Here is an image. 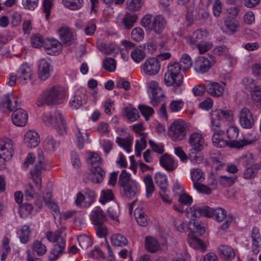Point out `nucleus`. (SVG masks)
<instances>
[{
  "label": "nucleus",
  "instance_id": "obj_54",
  "mask_svg": "<svg viewBox=\"0 0 261 261\" xmlns=\"http://www.w3.org/2000/svg\"><path fill=\"white\" fill-rule=\"evenodd\" d=\"M207 4H213V11L214 15L216 16H219L222 10L221 3L220 0H206Z\"/></svg>",
  "mask_w": 261,
  "mask_h": 261
},
{
  "label": "nucleus",
  "instance_id": "obj_47",
  "mask_svg": "<svg viewBox=\"0 0 261 261\" xmlns=\"http://www.w3.org/2000/svg\"><path fill=\"white\" fill-rule=\"evenodd\" d=\"M178 63L181 65L182 71L189 69L192 65L191 58L187 54H184L181 56Z\"/></svg>",
  "mask_w": 261,
  "mask_h": 261
},
{
  "label": "nucleus",
  "instance_id": "obj_32",
  "mask_svg": "<svg viewBox=\"0 0 261 261\" xmlns=\"http://www.w3.org/2000/svg\"><path fill=\"white\" fill-rule=\"evenodd\" d=\"M91 171L93 174L92 181L95 183L101 182L105 177L106 172L105 170L100 166H96L91 168Z\"/></svg>",
  "mask_w": 261,
  "mask_h": 261
},
{
  "label": "nucleus",
  "instance_id": "obj_40",
  "mask_svg": "<svg viewBox=\"0 0 261 261\" xmlns=\"http://www.w3.org/2000/svg\"><path fill=\"white\" fill-rule=\"evenodd\" d=\"M146 191V196L149 197L154 191V186L152 176L149 174L146 175L143 179Z\"/></svg>",
  "mask_w": 261,
  "mask_h": 261
},
{
  "label": "nucleus",
  "instance_id": "obj_61",
  "mask_svg": "<svg viewBox=\"0 0 261 261\" xmlns=\"http://www.w3.org/2000/svg\"><path fill=\"white\" fill-rule=\"evenodd\" d=\"M239 161L241 164L245 166L251 165L253 163V156L250 153H247L240 158Z\"/></svg>",
  "mask_w": 261,
  "mask_h": 261
},
{
  "label": "nucleus",
  "instance_id": "obj_53",
  "mask_svg": "<svg viewBox=\"0 0 261 261\" xmlns=\"http://www.w3.org/2000/svg\"><path fill=\"white\" fill-rule=\"evenodd\" d=\"M132 38L137 42H139L143 40L144 37V32L141 28H134L131 33Z\"/></svg>",
  "mask_w": 261,
  "mask_h": 261
},
{
  "label": "nucleus",
  "instance_id": "obj_48",
  "mask_svg": "<svg viewBox=\"0 0 261 261\" xmlns=\"http://www.w3.org/2000/svg\"><path fill=\"white\" fill-rule=\"evenodd\" d=\"M64 5L71 10H77L83 5V0H63Z\"/></svg>",
  "mask_w": 261,
  "mask_h": 261
},
{
  "label": "nucleus",
  "instance_id": "obj_43",
  "mask_svg": "<svg viewBox=\"0 0 261 261\" xmlns=\"http://www.w3.org/2000/svg\"><path fill=\"white\" fill-rule=\"evenodd\" d=\"M114 195L112 190H103L101 192L99 202L101 204H105L106 203L114 200Z\"/></svg>",
  "mask_w": 261,
  "mask_h": 261
},
{
  "label": "nucleus",
  "instance_id": "obj_22",
  "mask_svg": "<svg viewBox=\"0 0 261 261\" xmlns=\"http://www.w3.org/2000/svg\"><path fill=\"white\" fill-rule=\"evenodd\" d=\"M207 35V31L197 30L193 33L192 36L187 38V41L193 48H195L197 44L200 43V41L206 38Z\"/></svg>",
  "mask_w": 261,
  "mask_h": 261
},
{
  "label": "nucleus",
  "instance_id": "obj_13",
  "mask_svg": "<svg viewBox=\"0 0 261 261\" xmlns=\"http://www.w3.org/2000/svg\"><path fill=\"white\" fill-rule=\"evenodd\" d=\"M42 153L41 151L39 152L37 163L35 165L34 169L30 172L32 179L38 190H40L41 187V173L44 165V158L42 155Z\"/></svg>",
  "mask_w": 261,
  "mask_h": 261
},
{
  "label": "nucleus",
  "instance_id": "obj_4",
  "mask_svg": "<svg viewBox=\"0 0 261 261\" xmlns=\"http://www.w3.org/2000/svg\"><path fill=\"white\" fill-rule=\"evenodd\" d=\"M66 96L65 89L62 86H55L46 89L37 98L36 105L38 107L52 106L62 103Z\"/></svg>",
  "mask_w": 261,
  "mask_h": 261
},
{
  "label": "nucleus",
  "instance_id": "obj_7",
  "mask_svg": "<svg viewBox=\"0 0 261 261\" xmlns=\"http://www.w3.org/2000/svg\"><path fill=\"white\" fill-rule=\"evenodd\" d=\"M42 121L46 125L54 127L59 134L63 135L66 134V122L60 111L56 110L51 115L43 114Z\"/></svg>",
  "mask_w": 261,
  "mask_h": 261
},
{
  "label": "nucleus",
  "instance_id": "obj_30",
  "mask_svg": "<svg viewBox=\"0 0 261 261\" xmlns=\"http://www.w3.org/2000/svg\"><path fill=\"white\" fill-rule=\"evenodd\" d=\"M66 227H62L55 232L48 231L46 233V236L47 240L52 242H59L65 240L63 235V232L65 230Z\"/></svg>",
  "mask_w": 261,
  "mask_h": 261
},
{
  "label": "nucleus",
  "instance_id": "obj_17",
  "mask_svg": "<svg viewBox=\"0 0 261 261\" xmlns=\"http://www.w3.org/2000/svg\"><path fill=\"white\" fill-rule=\"evenodd\" d=\"M52 67L48 59L40 60L38 66V76L42 81H45L50 76Z\"/></svg>",
  "mask_w": 261,
  "mask_h": 261
},
{
  "label": "nucleus",
  "instance_id": "obj_10",
  "mask_svg": "<svg viewBox=\"0 0 261 261\" xmlns=\"http://www.w3.org/2000/svg\"><path fill=\"white\" fill-rule=\"evenodd\" d=\"M149 92L151 95V104L154 106H157L162 101L164 94L161 88L159 86L158 83L154 81H150L148 83Z\"/></svg>",
  "mask_w": 261,
  "mask_h": 261
},
{
  "label": "nucleus",
  "instance_id": "obj_58",
  "mask_svg": "<svg viewBox=\"0 0 261 261\" xmlns=\"http://www.w3.org/2000/svg\"><path fill=\"white\" fill-rule=\"evenodd\" d=\"M43 38L40 34L33 35L31 39V44L32 46L35 48H39L44 44Z\"/></svg>",
  "mask_w": 261,
  "mask_h": 261
},
{
  "label": "nucleus",
  "instance_id": "obj_64",
  "mask_svg": "<svg viewBox=\"0 0 261 261\" xmlns=\"http://www.w3.org/2000/svg\"><path fill=\"white\" fill-rule=\"evenodd\" d=\"M39 0H22V5L25 9L34 10L38 6Z\"/></svg>",
  "mask_w": 261,
  "mask_h": 261
},
{
  "label": "nucleus",
  "instance_id": "obj_24",
  "mask_svg": "<svg viewBox=\"0 0 261 261\" xmlns=\"http://www.w3.org/2000/svg\"><path fill=\"white\" fill-rule=\"evenodd\" d=\"M123 190L125 196L129 199L137 196L140 191L139 186L136 181H131L129 185L123 188Z\"/></svg>",
  "mask_w": 261,
  "mask_h": 261
},
{
  "label": "nucleus",
  "instance_id": "obj_2",
  "mask_svg": "<svg viewBox=\"0 0 261 261\" xmlns=\"http://www.w3.org/2000/svg\"><path fill=\"white\" fill-rule=\"evenodd\" d=\"M190 213L195 218H199L201 216L207 217H214L215 219L219 222L225 219V222L220 226V228L224 230L228 228L232 220V216L230 215L227 216L226 211L221 207L213 209L207 206L194 205L191 207Z\"/></svg>",
  "mask_w": 261,
  "mask_h": 261
},
{
  "label": "nucleus",
  "instance_id": "obj_51",
  "mask_svg": "<svg viewBox=\"0 0 261 261\" xmlns=\"http://www.w3.org/2000/svg\"><path fill=\"white\" fill-rule=\"evenodd\" d=\"M77 241L80 246L83 248H87L92 245L91 238L85 234L79 236Z\"/></svg>",
  "mask_w": 261,
  "mask_h": 261
},
{
  "label": "nucleus",
  "instance_id": "obj_38",
  "mask_svg": "<svg viewBox=\"0 0 261 261\" xmlns=\"http://www.w3.org/2000/svg\"><path fill=\"white\" fill-rule=\"evenodd\" d=\"M251 95L254 103L261 108V86H256L251 90Z\"/></svg>",
  "mask_w": 261,
  "mask_h": 261
},
{
  "label": "nucleus",
  "instance_id": "obj_27",
  "mask_svg": "<svg viewBox=\"0 0 261 261\" xmlns=\"http://www.w3.org/2000/svg\"><path fill=\"white\" fill-rule=\"evenodd\" d=\"M160 163L166 170L171 171L177 167V164L171 155L165 153L161 156Z\"/></svg>",
  "mask_w": 261,
  "mask_h": 261
},
{
  "label": "nucleus",
  "instance_id": "obj_15",
  "mask_svg": "<svg viewBox=\"0 0 261 261\" xmlns=\"http://www.w3.org/2000/svg\"><path fill=\"white\" fill-rule=\"evenodd\" d=\"M13 147V143L11 139L6 138L0 140V156L7 161L9 160L14 152Z\"/></svg>",
  "mask_w": 261,
  "mask_h": 261
},
{
  "label": "nucleus",
  "instance_id": "obj_26",
  "mask_svg": "<svg viewBox=\"0 0 261 261\" xmlns=\"http://www.w3.org/2000/svg\"><path fill=\"white\" fill-rule=\"evenodd\" d=\"M137 19V14L127 12L123 16L120 26L125 30H130L133 27Z\"/></svg>",
  "mask_w": 261,
  "mask_h": 261
},
{
  "label": "nucleus",
  "instance_id": "obj_57",
  "mask_svg": "<svg viewBox=\"0 0 261 261\" xmlns=\"http://www.w3.org/2000/svg\"><path fill=\"white\" fill-rule=\"evenodd\" d=\"M33 206L31 204H23L19 208V212L21 218L28 217L32 212Z\"/></svg>",
  "mask_w": 261,
  "mask_h": 261
},
{
  "label": "nucleus",
  "instance_id": "obj_6",
  "mask_svg": "<svg viewBox=\"0 0 261 261\" xmlns=\"http://www.w3.org/2000/svg\"><path fill=\"white\" fill-rule=\"evenodd\" d=\"M141 24L146 30L160 34L166 26V21L162 15H158L152 18L151 14H146L141 20Z\"/></svg>",
  "mask_w": 261,
  "mask_h": 261
},
{
  "label": "nucleus",
  "instance_id": "obj_19",
  "mask_svg": "<svg viewBox=\"0 0 261 261\" xmlns=\"http://www.w3.org/2000/svg\"><path fill=\"white\" fill-rule=\"evenodd\" d=\"M211 65L210 60L204 57H198L194 61V68L197 72L204 73L210 69Z\"/></svg>",
  "mask_w": 261,
  "mask_h": 261
},
{
  "label": "nucleus",
  "instance_id": "obj_52",
  "mask_svg": "<svg viewBox=\"0 0 261 261\" xmlns=\"http://www.w3.org/2000/svg\"><path fill=\"white\" fill-rule=\"evenodd\" d=\"M30 233L29 226L24 225L21 228V234L19 236V239L22 243L25 244L29 241Z\"/></svg>",
  "mask_w": 261,
  "mask_h": 261
},
{
  "label": "nucleus",
  "instance_id": "obj_37",
  "mask_svg": "<svg viewBox=\"0 0 261 261\" xmlns=\"http://www.w3.org/2000/svg\"><path fill=\"white\" fill-rule=\"evenodd\" d=\"M33 251L38 256H42L47 251L46 246L39 240H35L32 244Z\"/></svg>",
  "mask_w": 261,
  "mask_h": 261
},
{
  "label": "nucleus",
  "instance_id": "obj_23",
  "mask_svg": "<svg viewBox=\"0 0 261 261\" xmlns=\"http://www.w3.org/2000/svg\"><path fill=\"white\" fill-rule=\"evenodd\" d=\"M224 86L217 82H211L206 84V92L211 96L218 97L224 92Z\"/></svg>",
  "mask_w": 261,
  "mask_h": 261
},
{
  "label": "nucleus",
  "instance_id": "obj_63",
  "mask_svg": "<svg viewBox=\"0 0 261 261\" xmlns=\"http://www.w3.org/2000/svg\"><path fill=\"white\" fill-rule=\"evenodd\" d=\"M212 43L211 42L201 41L200 43H198L196 46L200 54H203L211 48Z\"/></svg>",
  "mask_w": 261,
  "mask_h": 261
},
{
  "label": "nucleus",
  "instance_id": "obj_49",
  "mask_svg": "<svg viewBox=\"0 0 261 261\" xmlns=\"http://www.w3.org/2000/svg\"><path fill=\"white\" fill-rule=\"evenodd\" d=\"M130 56L133 60L138 63L144 59L145 53L141 49L135 48L132 51Z\"/></svg>",
  "mask_w": 261,
  "mask_h": 261
},
{
  "label": "nucleus",
  "instance_id": "obj_5",
  "mask_svg": "<svg viewBox=\"0 0 261 261\" xmlns=\"http://www.w3.org/2000/svg\"><path fill=\"white\" fill-rule=\"evenodd\" d=\"M181 65L177 62H170L164 75V83L167 86L179 87L183 82Z\"/></svg>",
  "mask_w": 261,
  "mask_h": 261
},
{
  "label": "nucleus",
  "instance_id": "obj_29",
  "mask_svg": "<svg viewBox=\"0 0 261 261\" xmlns=\"http://www.w3.org/2000/svg\"><path fill=\"white\" fill-rule=\"evenodd\" d=\"M90 218L93 224L95 226L103 223L106 220L104 213L99 207L96 208L91 212Z\"/></svg>",
  "mask_w": 261,
  "mask_h": 261
},
{
  "label": "nucleus",
  "instance_id": "obj_33",
  "mask_svg": "<svg viewBox=\"0 0 261 261\" xmlns=\"http://www.w3.org/2000/svg\"><path fill=\"white\" fill-rule=\"evenodd\" d=\"M154 178L155 184L160 187V191L164 192L167 189V178L164 173L157 172L155 174Z\"/></svg>",
  "mask_w": 261,
  "mask_h": 261
},
{
  "label": "nucleus",
  "instance_id": "obj_31",
  "mask_svg": "<svg viewBox=\"0 0 261 261\" xmlns=\"http://www.w3.org/2000/svg\"><path fill=\"white\" fill-rule=\"evenodd\" d=\"M145 247L148 252L153 253L159 249L160 246L155 238L148 236L145 239Z\"/></svg>",
  "mask_w": 261,
  "mask_h": 261
},
{
  "label": "nucleus",
  "instance_id": "obj_21",
  "mask_svg": "<svg viewBox=\"0 0 261 261\" xmlns=\"http://www.w3.org/2000/svg\"><path fill=\"white\" fill-rule=\"evenodd\" d=\"M65 246V239L55 244L48 256L49 260L54 261L57 259L63 253Z\"/></svg>",
  "mask_w": 261,
  "mask_h": 261
},
{
  "label": "nucleus",
  "instance_id": "obj_50",
  "mask_svg": "<svg viewBox=\"0 0 261 261\" xmlns=\"http://www.w3.org/2000/svg\"><path fill=\"white\" fill-rule=\"evenodd\" d=\"M102 66L109 72L115 71L116 67V61L112 58H108L103 61Z\"/></svg>",
  "mask_w": 261,
  "mask_h": 261
},
{
  "label": "nucleus",
  "instance_id": "obj_62",
  "mask_svg": "<svg viewBox=\"0 0 261 261\" xmlns=\"http://www.w3.org/2000/svg\"><path fill=\"white\" fill-rule=\"evenodd\" d=\"M184 102L181 100H172L170 104V109L172 112H177L183 107Z\"/></svg>",
  "mask_w": 261,
  "mask_h": 261
},
{
  "label": "nucleus",
  "instance_id": "obj_8",
  "mask_svg": "<svg viewBox=\"0 0 261 261\" xmlns=\"http://www.w3.org/2000/svg\"><path fill=\"white\" fill-rule=\"evenodd\" d=\"M228 146L238 149L251 144L254 140H249L246 139L238 140L239 134V128L234 126H229L226 131Z\"/></svg>",
  "mask_w": 261,
  "mask_h": 261
},
{
  "label": "nucleus",
  "instance_id": "obj_36",
  "mask_svg": "<svg viewBox=\"0 0 261 261\" xmlns=\"http://www.w3.org/2000/svg\"><path fill=\"white\" fill-rule=\"evenodd\" d=\"M134 216L137 223L141 226L144 227L147 225L146 215L140 207H137L134 211Z\"/></svg>",
  "mask_w": 261,
  "mask_h": 261
},
{
  "label": "nucleus",
  "instance_id": "obj_12",
  "mask_svg": "<svg viewBox=\"0 0 261 261\" xmlns=\"http://www.w3.org/2000/svg\"><path fill=\"white\" fill-rule=\"evenodd\" d=\"M239 122L244 128H250L254 124L255 118L252 112L247 108H242L239 113Z\"/></svg>",
  "mask_w": 261,
  "mask_h": 261
},
{
  "label": "nucleus",
  "instance_id": "obj_60",
  "mask_svg": "<svg viewBox=\"0 0 261 261\" xmlns=\"http://www.w3.org/2000/svg\"><path fill=\"white\" fill-rule=\"evenodd\" d=\"M192 226L193 227L194 231L200 235H202L205 232V228L203 226H201L200 223L197 220H193L190 222V227L192 229Z\"/></svg>",
  "mask_w": 261,
  "mask_h": 261
},
{
  "label": "nucleus",
  "instance_id": "obj_1",
  "mask_svg": "<svg viewBox=\"0 0 261 261\" xmlns=\"http://www.w3.org/2000/svg\"><path fill=\"white\" fill-rule=\"evenodd\" d=\"M233 119V114L229 110L216 109L211 112L210 127L214 133L212 140L215 146L222 148L228 146V141L223 138L224 132L222 125L224 121L232 122Z\"/></svg>",
  "mask_w": 261,
  "mask_h": 261
},
{
  "label": "nucleus",
  "instance_id": "obj_3",
  "mask_svg": "<svg viewBox=\"0 0 261 261\" xmlns=\"http://www.w3.org/2000/svg\"><path fill=\"white\" fill-rule=\"evenodd\" d=\"M0 102L9 111L13 112L12 115L13 123L17 126H24L28 121V114L24 110L18 108L19 106L18 98L13 94H5L0 98Z\"/></svg>",
  "mask_w": 261,
  "mask_h": 261
},
{
  "label": "nucleus",
  "instance_id": "obj_39",
  "mask_svg": "<svg viewBox=\"0 0 261 261\" xmlns=\"http://www.w3.org/2000/svg\"><path fill=\"white\" fill-rule=\"evenodd\" d=\"M124 112L127 118L131 122L135 121L139 118L138 111L132 106L125 107Z\"/></svg>",
  "mask_w": 261,
  "mask_h": 261
},
{
  "label": "nucleus",
  "instance_id": "obj_35",
  "mask_svg": "<svg viewBox=\"0 0 261 261\" xmlns=\"http://www.w3.org/2000/svg\"><path fill=\"white\" fill-rule=\"evenodd\" d=\"M111 241L113 245L121 247L125 246L127 243L126 238L120 233H115L112 235Z\"/></svg>",
  "mask_w": 261,
  "mask_h": 261
},
{
  "label": "nucleus",
  "instance_id": "obj_44",
  "mask_svg": "<svg viewBox=\"0 0 261 261\" xmlns=\"http://www.w3.org/2000/svg\"><path fill=\"white\" fill-rule=\"evenodd\" d=\"M126 5L130 11L136 12L141 9L143 2L142 0H126Z\"/></svg>",
  "mask_w": 261,
  "mask_h": 261
},
{
  "label": "nucleus",
  "instance_id": "obj_16",
  "mask_svg": "<svg viewBox=\"0 0 261 261\" xmlns=\"http://www.w3.org/2000/svg\"><path fill=\"white\" fill-rule=\"evenodd\" d=\"M17 74L18 83L24 85L31 80L33 75L32 68L27 63L22 64L17 70Z\"/></svg>",
  "mask_w": 261,
  "mask_h": 261
},
{
  "label": "nucleus",
  "instance_id": "obj_42",
  "mask_svg": "<svg viewBox=\"0 0 261 261\" xmlns=\"http://www.w3.org/2000/svg\"><path fill=\"white\" fill-rule=\"evenodd\" d=\"M130 177V175L125 170H123L119 175L118 184L122 188H124L130 184L131 181H134Z\"/></svg>",
  "mask_w": 261,
  "mask_h": 261
},
{
  "label": "nucleus",
  "instance_id": "obj_56",
  "mask_svg": "<svg viewBox=\"0 0 261 261\" xmlns=\"http://www.w3.org/2000/svg\"><path fill=\"white\" fill-rule=\"evenodd\" d=\"M138 109L141 114L144 116L146 120H148L149 118L154 113L153 109L148 106L139 105Z\"/></svg>",
  "mask_w": 261,
  "mask_h": 261
},
{
  "label": "nucleus",
  "instance_id": "obj_11",
  "mask_svg": "<svg viewBox=\"0 0 261 261\" xmlns=\"http://www.w3.org/2000/svg\"><path fill=\"white\" fill-rule=\"evenodd\" d=\"M143 73L147 75H154L157 74L161 69V64L155 58H149L142 65Z\"/></svg>",
  "mask_w": 261,
  "mask_h": 261
},
{
  "label": "nucleus",
  "instance_id": "obj_18",
  "mask_svg": "<svg viewBox=\"0 0 261 261\" xmlns=\"http://www.w3.org/2000/svg\"><path fill=\"white\" fill-rule=\"evenodd\" d=\"M23 141L27 147L35 148L39 145L40 139L37 132L34 130H29L24 134Z\"/></svg>",
  "mask_w": 261,
  "mask_h": 261
},
{
  "label": "nucleus",
  "instance_id": "obj_28",
  "mask_svg": "<svg viewBox=\"0 0 261 261\" xmlns=\"http://www.w3.org/2000/svg\"><path fill=\"white\" fill-rule=\"evenodd\" d=\"M85 94L81 90H77L73 96L70 100V106L74 109H78L83 104L85 100Z\"/></svg>",
  "mask_w": 261,
  "mask_h": 261
},
{
  "label": "nucleus",
  "instance_id": "obj_55",
  "mask_svg": "<svg viewBox=\"0 0 261 261\" xmlns=\"http://www.w3.org/2000/svg\"><path fill=\"white\" fill-rule=\"evenodd\" d=\"M88 163L91 165V168L99 166L101 164V158L96 153H92L88 159Z\"/></svg>",
  "mask_w": 261,
  "mask_h": 261
},
{
  "label": "nucleus",
  "instance_id": "obj_46",
  "mask_svg": "<svg viewBox=\"0 0 261 261\" xmlns=\"http://www.w3.org/2000/svg\"><path fill=\"white\" fill-rule=\"evenodd\" d=\"M116 142L121 147H123L128 152L131 151L130 147L132 146L133 141L131 139L127 138L122 139L120 137H117Z\"/></svg>",
  "mask_w": 261,
  "mask_h": 261
},
{
  "label": "nucleus",
  "instance_id": "obj_45",
  "mask_svg": "<svg viewBox=\"0 0 261 261\" xmlns=\"http://www.w3.org/2000/svg\"><path fill=\"white\" fill-rule=\"evenodd\" d=\"M191 179L193 182V185L194 183H199L204 179L203 173L201 170L199 168L191 169Z\"/></svg>",
  "mask_w": 261,
  "mask_h": 261
},
{
  "label": "nucleus",
  "instance_id": "obj_9",
  "mask_svg": "<svg viewBox=\"0 0 261 261\" xmlns=\"http://www.w3.org/2000/svg\"><path fill=\"white\" fill-rule=\"evenodd\" d=\"M168 134L171 140L178 142L183 140L187 134V125L182 121H175L169 126Z\"/></svg>",
  "mask_w": 261,
  "mask_h": 261
},
{
  "label": "nucleus",
  "instance_id": "obj_25",
  "mask_svg": "<svg viewBox=\"0 0 261 261\" xmlns=\"http://www.w3.org/2000/svg\"><path fill=\"white\" fill-rule=\"evenodd\" d=\"M218 253L222 258L227 261L232 259L236 256L234 249L227 245H220L218 248Z\"/></svg>",
  "mask_w": 261,
  "mask_h": 261
},
{
  "label": "nucleus",
  "instance_id": "obj_14",
  "mask_svg": "<svg viewBox=\"0 0 261 261\" xmlns=\"http://www.w3.org/2000/svg\"><path fill=\"white\" fill-rule=\"evenodd\" d=\"M189 143L191 148L190 150V154L196 153L203 149L204 139L200 133H194L189 136Z\"/></svg>",
  "mask_w": 261,
  "mask_h": 261
},
{
  "label": "nucleus",
  "instance_id": "obj_34",
  "mask_svg": "<svg viewBox=\"0 0 261 261\" xmlns=\"http://www.w3.org/2000/svg\"><path fill=\"white\" fill-rule=\"evenodd\" d=\"M59 143L53 136H47L43 142V147L45 150L48 152H53L58 147Z\"/></svg>",
  "mask_w": 261,
  "mask_h": 261
},
{
  "label": "nucleus",
  "instance_id": "obj_20",
  "mask_svg": "<svg viewBox=\"0 0 261 261\" xmlns=\"http://www.w3.org/2000/svg\"><path fill=\"white\" fill-rule=\"evenodd\" d=\"M60 44L70 45L74 42L75 36L73 32L67 28H61L59 30Z\"/></svg>",
  "mask_w": 261,
  "mask_h": 261
},
{
  "label": "nucleus",
  "instance_id": "obj_59",
  "mask_svg": "<svg viewBox=\"0 0 261 261\" xmlns=\"http://www.w3.org/2000/svg\"><path fill=\"white\" fill-rule=\"evenodd\" d=\"M60 44V42L56 39H46L44 41L43 46L45 49L49 50L52 48H57Z\"/></svg>",
  "mask_w": 261,
  "mask_h": 261
},
{
  "label": "nucleus",
  "instance_id": "obj_41",
  "mask_svg": "<svg viewBox=\"0 0 261 261\" xmlns=\"http://www.w3.org/2000/svg\"><path fill=\"white\" fill-rule=\"evenodd\" d=\"M237 179V176L236 175L231 176L221 175L219 176L218 181L222 186L227 187L231 186Z\"/></svg>",
  "mask_w": 261,
  "mask_h": 261
}]
</instances>
